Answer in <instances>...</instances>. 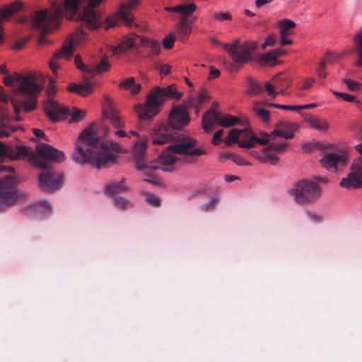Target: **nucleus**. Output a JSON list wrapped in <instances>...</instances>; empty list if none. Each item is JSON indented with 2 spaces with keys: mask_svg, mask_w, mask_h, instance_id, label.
<instances>
[{
  "mask_svg": "<svg viewBox=\"0 0 362 362\" xmlns=\"http://www.w3.org/2000/svg\"><path fill=\"white\" fill-rule=\"evenodd\" d=\"M191 119L185 105L173 107L169 114L168 121L155 124L152 130L153 144H164L172 142L168 150L174 154L184 156L186 163L194 161V157L206 153L204 150L194 148L197 141L189 135L182 132L188 125Z\"/></svg>",
  "mask_w": 362,
  "mask_h": 362,
  "instance_id": "nucleus-1",
  "label": "nucleus"
},
{
  "mask_svg": "<svg viewBox=\"0 0 362 362\" xmlns=\"http://www.w3.org/2000/svg\"><path fill=\"white\" fill-rule=\"evenodd\" d=\"M120 150L118 143L103 141L91 130L86 129L78 136L73 160L79 164L95 165L99 169L115 161V156L111 151L119 152Z\"/></svg>",
  "mask_w": 362,
  "mask_h": 362,
  "instance_id": "nucleus-2",
  "label": "nucleus"
},
{
  "mask_svg": "<svg viewBox=\"0 0 362 362\" xmlns=\"http://www.w3.org/2000/svg\"><path fill=\"white\" fill-rule=\"evenodd\" d=\"M62 9L56 6L52 11L47 9L35 11L30 16L31 26L38 30L40 33L36 36L28 35L21 38L16 45H24L27 43L52 44L54 42L49 35L57 30L61 25Z\"/></svg>",
  "mask_w": 362,
  "mask_h": 362,
  "instance_id": "nucleus-3",
  "label": "nucleus"
},
{
  "mask_svg": "<svg viewBox=\"0 0 362 362\" xmlns=\"http://www.w3.org/2000/svg\"><path fill=\"white\" fill-rule=\"evenodd\" d=\"M147 141L143 139L134 144L133 156L137 170L144 172L146 176L144 181L152 183H158V179L156 175L155 170L161 169L163 171L171 172L174 170L173 165L177 160V158L173 152L168 150V148L158 159L148 162L146 160V151Z\"/></svg>",
  "mask_w": 362,
  "mask_h": 362,
  "instance_id": "nucleus-4",
  "label": "nucleus"
},
{
  "mask_svg": "<svg viewBox=\"0 0 362 362\" xmlns=\"http://www.w3.org/2000/svg\"><path fill=\"white\" fill-rule=\"evenodd\" d=\"M14 81L18 83V94L26 96L21 104L24 111L28 112L33 110L36 107L37 96L44 88L46 82L45 76L41 74L23 75L16 73L15 77L7 75L4 79L6 86H12Z\"/></svg>",
  "mask_w": 362,
  "mask_h": 362,
  "instance_id": "nucleus-5",
  "label": "nucleus"
},
{
  "mask_svg": "<svg viewBox=\"0 0 362 362\" xmlns=\"http://www.w3.org/2000/svg\"><path fill=\"white\" fill-rule=\"evenodd\" d=\"M181 97L182 93L177 91L175 84L165 88L156 86L148 94L144 105H136L135 110L141 120H147L158 114L165 100H178Z\"/></svg>",
  "mask_w": 362,
  "mask_h": 362,
  "instance_id": "nucleus-6",
  "label": "nucleus"
},
{
  "mask_svg": "<svg viewBox=\"0 0 362 362\" xmlns=\"http://www.w3.org/2000/svg\"><path fill=\"white\" fill-rule=\"evenodd\" d=\"M255 47H226L232 59L238 64H245L250 60L259 62L263 66H273L277 64V58L283 56L286 51L277 47L263 54H254Z\"/></svg>",
  "mask_w": 362,
  "mask_h": 362,
  "instance_id": "nucleus-7",
  "label": "nucleus"
},
{
  "mask_svg": "<svg viewBox=\"0 0 362 362\" xmlns=\"http://www.w3.org/2000/svg\"><path fill=\"white\" fill-rule=\"evenodd\" d=\"M288 193L299 204H308L321 196V189L315 180H302L295 183Z\"/></svg>",
  "mask_w": 362,
  "mask_h": 362,
  "instance_id": "nucleus-8",
  "label": "nucleus"
},
{
  "mask_svg": "<svg viewBox=\"0 0 362 362\" xmlns=\"http://www.w3.org/2000/svg\"><path fill=\"white\" fill-rule=\"evenodd\" d=\"M35 165L42 169L39 175L40 188L45 192L59 189L62 185V175L57 173L47 163L42 160H35Z\"/></svg>",
  "mask_w": 362,
  "mask_h": 362,
  "instance_id": "nucleus-9",
  "label": "nucleus"
},
{
  "mask_svg": "<svg viewBox=\"0 0 362 362\" xmlns=\"http://www.w3.org/2000/svg\"><path fill=\"white\" fill-rule=\"evenodd\" d=\"M44 110L46 115L52 122L65 119L67 116L71 115V121L78 122L82 120L85 116V112L80 109L74 107L71 111H70L69 108L61 106L57 102L51 99H48L44 103Z\"/></svg>",
  "mask_w": 362,
  "mask_h": 362,
  "instance_id": "nucleus-10",
  "label": "nucleus"
},
{
  "mask_svg": "<svg viewBox=\"0 0 362 362\" xmlns=\"http://www.w3.org/2000/svg\"><path fill=\"white\" fill-rule=\"evenodd\" d=\"M17 180L12 175H7L0 180V211L13 204L17 199L16 185Z\"/></svg>",
  "mask_w": 362,
  "mask_h": 362,
  "instance_id": "nucleus-11",
  "label": "nucleus"
},
{
  "mask_svg": "<svg viewBox=\"0 0 362 362\" xmlns=\"http://www.w3.org/2000/svg\"><path fill=\"white\" fill-rule=\"evenodd\" d=\"M139 4L140 0H129L122 4L115 15L106 18L104 29L107 30L117 25L119 18L124 21L126 25H130L132 22V16L130 11L134 9Z\"/></svg>",
  "mask_w": 362,
  "mask_h": 362,
  "instance_id": "nucleus-12",
  "label": "nucleus"
},
{
  "mask_svg": "<svg viewBox=\"0 0 362 362\" xmlns=\"http://www.w3.org/2000/svg\"><path fill=\"white\" fill-rule=\"evenodd\" d=\"M103 0H88V4L83 8V12L79 15V18L86 24L89 30H95L99 28H103L105 25V21L100 22V17L97 15L94 8L98 7Z\"/></svg>",
  "mask_w": 362,
  "mask_h": 362,
  "instance_id": "nucleus-13",
  "label": "nucleus"
},
{
  "mask_svg": "<svg viewBox=\"0 0 362 362\" xmlns=\"http://www.w3.org/2000/svg\"><path fill=\"white\" fill-rule=\"evenodd\" d=\"M340 186L349 189L362 187V156L353 161L350 173L341 180Z\"/></svg>",
  "mask_w": 362,
  "mask_h": 362,
  "instance_id": "nucleus-14",
  "label": "nucleus"
},
{
  "mask_svg": "<svg viewBox=\"0 0 362 362\" xmlns=\"http://www.w3.org/2000/svg\"><path fill=\"white\" fill-rule=\"evenodd\" d=\"M36 151L40 157L37 160H42L46 163L47 160L61 163L65 159V156L62 151L45 143L37 144L36 146ZM28 152L29 155L25 157H30V159H33L35 161L36 160L35 155L33 153H30L29 150Z\"/></svg>",
  "mask_w": 362,
  "mask_h": 362,
  "instance_id": "nucleus-15",
  "label": "nucleus"
},
{
  "mask_svg": "<svg viewBox=\"0 0 362 362\" xmlns=\"http://www.w3.org/2000/svg\"><path fill=\"white\" fill-rule=\"evenodd\" d=\"M110 69L111 64L108 60V56L107 54H101L90 64L89 71H88V80L91 79L96 75L103 74L110 71Z\"/></svg>",
  "mask_w": 362,
  "mask_h": 362,
  "instance_id": "nucleus-16",
  "label": "nucleus"
},
{
  "mask_svg": "<svg viewBox=\"0 0 362 362\" xmlns=\"http://www.w3.org/2000/svg\"><path fill=\"white\" fill-rule=\"evenodd\" d=\"M24 213L28 217L42 219L50 215L52 207L47 202L41 201L25 208Z\"/></svg>",
  "mask_w": 362,
  "mask_h": 362,
  "instance_id": "nucleus-17",
  "label": "nucleus"
},
{
  "mask_svg": "<svg viewBox=\"0 0 362 362\" xmlns=\"http://www.w3.org/2000/svg\"><path fill=\"white\" fill-rule=\"evenodd\" d=\"M347 161V154L345 152L340 153H327L320 160L322 166L329 170L336 171L338 166H344Z\"/></svg>",
  "mask_w": 362,
  "mask_h": 362,
  "instance_id": "nucleus-18",
  "label": "nucleus"
},
{
  "mask_svg": "<svg viewBox=\"0 0 362 362\" xmlns=\"http://www.w3.org/2000/svg\"><path fill=\"white\" fill-rule=\"evenodd\" d=\"M279 25L281 28V45L296 43L293 39V32L292 31L296 26V23L289 19H283L279 22Z\"/></svg>",
  "mask_w": 362,
  "mask_h": 362,
  "instance_id": "nucleus-19",
  "label": "nucleus"
},
{
  "mask_svg": "<svg viewBox=\"0 0 362 362\" xmlns=\"http://www.w3.org/2000/svg\"><path fill=\"white\" fill-rule=\"evenodd\" d=\"M243 130L244 132H242L240 136V140L238 144L239 147L250 148L255 147V143H258L260 145H266L268 144L269 139H259V137L252 134L248 129H245Z\"/></svg>",
  "mask_w": 362,
  "mask_h": 362,
  "instance_id": "nucleus-20",
  "label": "nucleus"
},
{
  "mask_svg": "<svg viewBox=\"0 0 362 362\" xmlns=\"http://www.w3.org/2000/svg\"><path fill=\"white\" fill-rule=\"evenodd\" d=\"M87 0H63L61 5L54 3L52 6L55 9L56 6H60L62 9V14L66 13L65 16L67 19L71 20L78 11L82 4Z\"/></svg>",
  "mask_w": 362,
  "mask_h": 362,
  "instance_id": "nucleus-21",
  "label": "nucleus"
},
{
  "mask_svg": "<svg viewBox=\"0 0 362 362\" xmlns=\"http://www.w3.org/2000/svg\"><path fill=\"white\" fill-rule=\"evenodd\" d=\"M137 44H142L144 45H159V40L141 37L135 33H130L129 35L123 37L122 41L118 45H135Z\"/></svg>",
  "mask_w": 362,
  "mask_h": 362,
  "instance_id": "nucleus-22",
  "label": "nucleus"
},
{
  "mask_svg": "<svg viewBox=\"0 0 362 362\" xmlns=\"http://www.w3.org/2000/svg\"><path fill=\"white\" fill-rule=\"evenodd\" d=\"M22 7V3L20 1L15 2L11 5H6L3 8L0 9V43H3L4 32L1 23L4 21H6L10 16L19 11Z\"/></svg>",
  "mask_w": 362,
  "mask_h": 362,
  "instance_id": "nucleus-23",
  "label": "nucleus"
},
{
  "mask_svg": "<svg viewBox=\"0 0 362 362\" xmlns=\"http://www.w3.org/2000/svg\"><path fill=\"white\" fill-rule=\"evenodd\" d=\"M4 155L11 157L13 159L24 158L29 155L28 148L24 146H16L15 149L7 148L0 141V156Z\"/></svg>",
  "mask_w": 362,
  "mask_h": 362,
  "instance_id": "nucleus-24",
  "label": "nucleus"
},
{
  "mask_svg": "<svg viewBox=\"0 0 362 362\" xmlns=\"http://www.w3.org/2000/svg\"><path fill=\"white\" fill-rule=\"evenodd\" d=\"M221 119V114L215 110H207L202 117V127L207 133L211 132L214 129V124Z\"/></svg>",
  "mask_w": 362,
  "mask_h": 362,
  "instance_id": "nucleus-25",
  "label": "nucleus"
},
{
  "mask_svg": "<svg viewBox=\"0 0 362 362\" xmlns=\"http://www.w3.org/2000/svg\"><path fill=\"white\" fill-rule=\"evenodd\" d=\"M76 47H62V48L56 52L51 61L49 62V68L54 74L57 72L58 66L55 61L59 58L69 59L75 52Z\"/></svg>",
  "mask_w": 362,
  "mask_h": 362,
  "instance_id": "nucleus-26",
  "label": "nucleus"
},
{
  "mask_svg": "<svg viewBox=\"0 0 362 362\" xmlns=\"http://www.w3.org/2000/svg\"><path fill=\"white\" fill-rule=\"evenodd\" d=\"M250 154L262 163H269L274 165L279 161V158L271 154L264 148L261 151H250Z\"/></svg>",
  "mask_w": 362,
  "mask_h": 362,
  "instance_id": "nucleus-27",
  "label": "nucleus"
},
{
  "mask_svg": "<svg viewBox=\"0 0 362 362\" xmlns=\"http://www.w3.org/2000/svg\"><path fill=\"white\" fill-rule=\"evenodd\" d=\"M295 127L288 123H281L272 132L275 136H281L285 139H292L294 136Z\"/></svg>",
  "mask_w": 362,
  "mask_h": 362,
  "instance_id": "nucleus-28",
  "label": "nucleus"
},
{
  "mask_svg": "<svg viewBox=\"0 0 362 362\" xmlns=\"http://www.w3.org/2000/svg\"><path fill=\"white\" fill-rule=\"evenodd\" d=\"M176 27L180 33L177 37V41L181 43H185L187 37L192 30L188 18L180 17V21L177 23Z\"/></svg>",
  "mask_w": 362,
  "mask_h": 362,
  "instance_id": "nucleus-29",
  "label": "nucleus"
},
{
  "mask_svg": "<svg viewBox=\"0 0 362 362\" xmlns=\"http://www.w3.org/2000/svg\"><path fill=\"white\" fill-rule=\"evenodd\" d=\"M67 90L77 93L81 96L86 97L93 92V86L90 83L86 84L70 83L67 87Z\"/></svg>",
  "mask_w": 362,
  "mask_h": 362,
  "instance_id": "nucleus-30",
  "label": "nucleus"
},
{
  "mask_svg": "<svg viewBox=\"0 0 362 362\" xmlns=\"http://www.w3.org/2000/svg\"><path fill=\"white\" fill-rule=\"evenodd\" d=\"M85 40V34L81 28H77L76 30L69 34L66 39L64 45H78L83 43Z\"/></svg>",
  "mask_w": 362,
  "mask_h": 362,
  "instance_id": "nucleus-31",
  "label": "nucleus"
},
{
  "mask_svg": "<svg viewBox=\"0 0 362 362\" xmlns=\"http://www.w3.org/2000/svg\"><path fill=\"white\" fill-rule=\"evenodd\" d=\"M219 124L225 128L234 127L237 124L246 126L247 121L245 120L243 122L238 117L228 114L223 117L221 116V119H219Z\"/></svg>",
  "mask_w": 362,
  "mask_h": 362,
  "instance_id": "nucleus-32",
  "label": "nucleus"
},
{
  "mask_svg": "<svg viewBox=\"0 0 362 362\" xmlns=\"http://www.w3.org/2000/svg\"><path fill=\"white\" fill-rule=\"evenodd\" d=\"M127 190L124 181L112 182L105 186V192L106 194L114 196L116 194L122 193Z\"/></svg>",
  "mask_w": 362,
  "mask_h": 362,
  "instance_id": "nucleus-33",
  "label": "nucleus"
},
{
  "mask_svg": "<svg viewBox=\"0 0 362 362\" xmlns=\"http://www.w3.org/2000/svg\"><path fill=\"white\" fill-rule=\"evenodd\" d=\"M210 40L212 44H220V45H239L240 44H242V45H258L260 43L259 40L254 39H248L242 42L240 37L233 39L230 43L221 44L218 40L214 37H211Z\"/></svg>",
  "mask_w": 362,
  "mask_h": 362,
  "instance_id": "nucleus-34",
  "label": "nucleus"
},
{
  "mask_svg": "<svg viewBox=\"0 0 362 362\" xmlns=\"http://www.w3.org/2000/svg\"><path fill=\"white\" fill-rule=\"evenodd\" d=\"M288 146V143L286 141H274L270 143L267 147H265V150L273 154L276 157H278L277 153H284Z\"/></svg>",
  "mask_w": 362,
  "mask_h": 362,
  "instance_id": "nucleus-35",
  "label": "nucleus"
},
{
  "mask_svg": "<svg viewBox=\"0 0 362 362\" xmlns=\"http://www.w3.org/2000/svg\"><path fill=\"white\" fill-rule=\"evenodd\" d=\"M119 88L129 90L134 95L137 94L141 90V85L135 83L134 77H129L119 84Z\"/></svg>",
  "mask_w": 362,
  "mask_h": 362,
  "instance_id": "nucleus-36",
  "label": "nucleus"
},
{
  "mask_svg": "<svg viewBox=\"0 0 362 362\" xmlns=\"http://www.w3.org/2000/svg\"><path fill=\"white\" fill-rule=\"evenodd\" d=\"M306 122L311 127L320 132H326L329 128V124L325 119L310 117Z\"/></svg>",
  "mask_w": 362,
  "mask_h": 362,
  "instance_id": "nucleus-37",
  "label": "nucleus"
},
{
  "mask_svg": "<svg viewBox=\"0 0 362 362\" xmlns=\"http://www.w3.org/2000/svg\"><path fill=\"white\" fill-rule=\"evenodd\" d=\"M105 116L115 128H122L124 127L123 122L115 110L110 109L105 113Z\"/></svg>",
  "mask_w": 362,
  "mask_h": 362,
  "instance_id": "nucleus-38",
  "label": "nucleus"
},
{
  "mask_svg": "<svg viewBox=\"0 0 362 362\" xmlns=\"http://www.w3.org/2000/svg\"><path fill=\"white\" fill-rule=\"evenodd\" d=\"M197 10V6L194 3L179 5V13L180 17L188 18L194 11Z\"/></svg>",
  "mask_w": 362,
  "mask_h": 362,
  "instance_id": "nucleus-39",
  "label": "nucleus"
},
{
  "mask_svg": "<svg viewBox=\"0 0 362 362\" xmlns=\"http://www.w3.org/2000/svg\"><path fill=\"white\" fill-rule=\"evenodd\" d=\"M242 132H244V130H239L238 129H231L228 135L224 139L226 144L230 146L232 144L239 143Z\"/></svg>",
  "mask_w": 362,
  "mask_h": 362,
  "instance_id": "nucleus-40",
  "label": "nucleus"
},
{
  "mask_svg": "<svg viewBox=\"0 0 362 362\" xmlns=\"http://www.w3.org/2000/svg\"><path fill=\"white\" fill-rule=\"evenodd\" d=\"M74 64L77 69L83 72L85 78L88 80V71H89L90 64H85L79 55L75 56Z\"/></svg>",
  "mask_w": 362,
  "mask_h": 362,
  "instance_id": "nucleus-41",
  "label": "nucleus"
},
{
  "mask_svg": "<svg viewBox=\"0 0 362 362\" xmlns=\"http://www.w3.org/2000/svg\"><path fill=\"white\" fill-rule=\"evenodd\" d=\"M254 110L257 115L263 121L267 122L270 118V113L269 111L261 108L258 105H255L254 107Z\"/></svg>",
  "mask_w": 362,
  "mask_h": 362,
  "instance_id": "nucleus-42",
  "label": "nucleus"
},
{
  "mask_svg": "<svg viewBox=\"0 0 362 362\" xmlns=\"http://www.w3.org/2000/svg\"><path fill=\"white\" fill-rule=\"evenodd\" d=\"M218 202H219L218 199L217 197H214L209 202L202 204L200 206V209L204 212H209V211H213Z\"/></svg>",
  "mask_w": 362,
  "mask_h": 362,
  "instance_id": "nucleus-43",
  "label": "nucleus"
},
{
  "mask_svg": "<svg viewBox=\"0 0 362 362\" xmlns=\"http://www.w3.org/2000/svg\"><path fill=\"white\" fill-rule=\"evenodd\" d=\"M114 204L117 208L125 209L131 204L130 202L121 197H117L114 199Z\"/></svg>",
  "mask_w": 362,
  "mask_h": 362,
  "instance_id": "nucleus-44",
  "label": "nucleus"
},
{
  "mask_svg": "<svg viewBox=\"0 0 362 362\" xmlns=\"http://www.w3.org/2000/svg\"><path fill=\"white\" fill-rule=\"evenodd\" d=\"M248 91L250 93H258L262 91V87L256 81L250 79L248 84Z\"/></svg>",
  "mask_w": 362,
  "mask_h": 362,
  "instance_id": "nucleus-45",
  "label": "nucleus"
},
{
  "mask_svg": "<svg viewBox=\"0 0 362 362\" xmlns=\"http://www.w3.org/2000/svg\"><path fill=\"white\" fill-rule=\"evenodd\" d=\"M344 83L351 90H358L362 88L361 83L351 79H344Z\"/></svg>",
  "mask_w": 362,
  "mask_h": 362,
  "instance_id": "nucleus-46",
  "label": "nucleus"
},
{
  "mask_svg": "<svg viewBox=\"0 0 362 362\" xmlns=\"http://www.w3.org/2000/svg\"><path fill=\"white\" fill-rule=\"evenodd\" d=\"M228 158L232 160L234 163H235L238 165H250V163L246 161L243 158L235 155L230 154L228 156Z\"/></svg>",
  "mask_w": 362,
  "mask_h": 362,
  "instance_id": "nucleus-47",
  "label": "nucleus"
},
{
  "mask_svg": "<svg viewBox=\"0 0 362 362\" xmlns=\"http://www.w3.org/2000/svg\"><path fill=\"white\" fill-rule=\"evenodd\" d=\"M147 202L153 206L158 207L160 205L159 197L154 194H148L146 196Z\"/></svg>",
  "mask_w": 362,
  "mask_h": 362,
  "instance_id": "nucleus-48",
  "label": "nucleus"
},
{
  "mask_svg": "<svg viewBox=\"0 0 362 362\" xmlns=\"http://www.w3.org/2000/svg\"><path fill=\"white\" fill-rule=\"evenodd\" d=\"M266 105L269 107H274L278 109H281L284 110H298V105H279L274 103H267Z\"/></svg>",
  "mask_w": 362,
  "mask_h": 362,
  "instance_id": "nucleus-49",
  "label": "nucleus"
},
{
  "mask_svg": "<svg viewBox=\"0 0 362 362\" xmlns=\"http://www.w3.org/2000/svg\"><path fill=\"white\" fill-rule=\"evenodd\" d=\"M333 93L334 95L342 99L344 101H347V102H354L355 101L354 100L355 97L352 95H349L346 93L337 92V91H333Z\"/></svg>",
  "mask_w": 362,
  "mask_h": 362,
  "instance_id": "nucleus-50",
  "label": "nucleus"
},
{
  "mask_svg": "<svg viewBox=\"0 0 362 362\" xmlns=\"http://www.w3.org/2000/svg\"><path fill=\"white\" fill-rule=\"evenodd\" d=\"M186 107L187 110L190 107H194L196 109V113L198 114L199 112V107L197 103L196 98L194 97H189L187 100L185 101V104L183 105Z\"/></svg>",
  "mask_w": 362,
  "mask_h": 362,
  "instance_id": "nucleus-51",
  "label": "nucleus"
},
{
  "mask_svg": "<svg viewBox=\"0 0 362 362\" xmlns=\"http://www.w3.org/2000/svg\"><path fill=\"white\" fill-rule=\"evenodd\" d=\"M214 18L217 21H224V20L230 21V20H231L232 16H231L230 13L228 12H226V13L216 12L214 14Z\"/></svg>",
  "mask_w": 362,
  "mask_h": 362,
  "instance_id": "nucleus-52",
  "label": "nucleus"
},
{
  "mask_svg": "<svg viewBox=\"0 0 362 362\" xmlns=\"http://www.w3.org/2000/svg\"><path fill=\"white\" fill-rule=\"evenodd\" d=\"M196 100L198 107H199L201 105L205 103L209 100V96L207 95L204 90H202L198 94V96L196 98Z\"/></svg>",
  "mask_w": 362,
  "mask_h": 362,
  "instance_id": "nucleus-53",
  "label": "nucleus"
},
{
  "mask_svg": "<svg viewBox=\"0 0 362 362\" xmlns=\"http://www.w3.org/2000/svg\"><path fill=\"white\" fill-rule=\"evenodd\" d=\"M176 40V37L174 33H169L165 38L163 39V45H173Z\"/></svg>",
  "mask_w": 362,
  "mask_h": 362,
  "instance_id": "nucleus-54",
  "label": "nucleus"
},
{
  "mask_svg": "<svg viewBox=\"0 0 362 362\" xmlns=\"http://www.w3.org/2000/svg\"><path fill=\"white\" fill-rule=\"evenodd\" d=\"M345 54L344 52H341V53H334V52H332L330 51H327V59L330 61V62H334L335 60H337L341 57H343V56Z\"/></svg>",
  "mask_w": 362,
  "mask_h": 362,
  "instance_id": "nucleus-55",
  "label": "nucleus"
},
{
  "mask_svg": "<svg viewBox=\"0 0 362 362\" xmlns=\"http://www.w3.org/2000/svg\"><path fill=\"white\" fill-rule=\"evenodd\" d=\"M277 40V36L275 34H271L265 39L261 45H274Z\"/></svg>",
  "mask_w": 362,
  "mask_h": 362,
  "instance_id": "nucleus-56",
  "label": "nucleus"
},
{
  "mask_svg": "<svg viewBox=\"0 0 362 362\" xmlns=\"http://www.w3.org/2000/svg\"><path fill=\"white\" fill-rule=\"evenodd\" d=\"M54 82H55V81L54 80L53 78H52V77L49 78V86L47 88V95L49 97L54 95L55 94L56 90L54 86Z\"/></svg>",
  "mask_w": 362,
  "mask_h": 362,
  "instance_id": "nucleus-57",
  "label": "nucleus"
},
{
  "mask_svg": "<svg viewBox=\"0 0 362 362\" xmlns=\"http://www.w3.org/2000/svg\"><path fill=\"white\" fill-rule=\"evenodd\" d=\"M223 129H219V130L216 131L213 136L211 142L214 145H218L221 141V136H223Z\"/></svg>",
  "mask_w": 362,
  "mask_h": 362,
  "instance_id": "nucleus-58",
  "label": "nucleus"
},
{
  "mask_svg": "<svg viewBox=\"0 0 362 362\" xmlns=\"http://www.w3.org/2000/svg\"><path fill=\"white\" fill-rule=\"evenodd\" d=\"M325 67V62L324 61H322L320 63L319 68L317 70V74L318 76L322 79L325 78V77H326V73L324 70Z\"/></svg>",
  "mask_w": 362,
  "mask_h": 362,
  "instance_id": "nucleus-59",
  "label": "nucleus"
},
{
  "mask_svg": "<svg viewBox=\"0 0 362 362\" xmlns=\"http://www.w3.org/2000/svg\"><path fill=\"white\" fill-rule=\"evenodd\" d=\"M112 47V54L117 55L120 54L124 52H126L128 48H130L131 47Z\"/></svg>",
  "mask_w": 362,
  "mask_h": 362,
  "instance_id": "nucleus-60",
  "label": "nucleus"
},
{
  "mask_svg": "<svg viewBox=\"0 0 362 362\" xmlns=\"http://www.w3.org/2000/svg\"><path fill=\"white\" fill-rule=\"evenodd\" d=\"M355 52L358 54V59L356 62V65L362 68V47H357Z\"/></svg>",
  "mask_w": 362,
  "mask_h": 362,
  "instance_id": "nucleus-61",
  "label": "nucleus"
},
{
  "mask_svg": "<svg viewBox=\"0 0 362 362\" xmlns=\"http://www.w3.org/2000/svg\"><path fill=\"white\" fill-rule=\"evenodd\" d=\"M314 82H315V79L313 78L305 79L303 81L300 89L301 90H307V89L310 88Z\"/></svg>",
  "mask_w": 362,
  "mask_h": 362,
  "instance_id": "nucleus-62",
  "label": "nucleus"
},
{
  "mask_svg": "<svg viewBox=\"0 0 362 362\" xmlns=\"http://www.w3.org/2000/svg\"><path fill=\"white\" fill-rule=\"evenodd\" d=\"M220 76V71L218 69H216L215 68L211 67L208 78L209 80H211L213 78H217Z\"/></svg>",
  "mask_w": 362,
  "mask_h": 362,
  "instance_id": "nucleus-63",
  "label": "nucleus"
},
{
  "mask_svg": "<svg viewBox=\"0 0 362 362\" xmlns=\"http://www.w3.org/2000/svg\"><path fill=\"white\" fill-rule=\"evenodd\" d=\"M354 41L356 45H362V30L355 35Z\"/></svg>",
  "mask_w": 362,
  "mask_h": 362,
  "instance_id": "nucleus-64",
  "label": "nucleus"
}]
</instances>
